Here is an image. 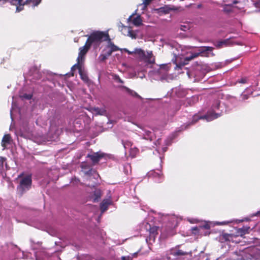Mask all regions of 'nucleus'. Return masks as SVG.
Listing matches in <instances>:
<instances>
[{
  "label": "nucleus",
  "mask_w": 260,
  "mask_h": 260,
  "mask_svg": "<svg viewBox=\"0 0 260 260\" xmlns=\"http://www.w3.org/2000/svg\"><path fill=\"white\" fill-rule=\"evenodd\" d=\"M36 259H37V260H39V258H38V255H37V254H36Z\"/></svg>",
  "instance_id": "a18cd8bd"
},
{
  "label": "nucleus",
  "mask_w": 260,
  "mask_h": 260,
  "mask_svg": "<svg viewBox=\"0 0 260 260\" xmlns=\"http://www.w3.org/2000/svg\"><path fill=\"white\" fill-rule=\"evenodd\" d=\"M109 36L107 32L95 31L92 32L88 37L87 43L94 48L99 47L102 42L109 40Z\"/></svg>",
  "instance_id": "f03ea898"
},
{
  "label": "nucleus",
  "mask_w": 260,
  "mask_h": 260,
  "mask_svg": "<svg viewBox=\"0 0 260 260\" xmlns=\"http://www.w3.org/2000/svg\"><path fill=\"white\" fill-rule=\"evenodd\" d=\"M213 48L209 46H203L196 48V50L190 52V55L186 57L187 60L192 59L199 55L201 56H209L210 54L213 55L212 53Z\"/></svg>",
  "instance_id": "423d86ee"
},
{
  "label": "nucleus",
  "mask_w": 260,
  "mask_h": 260,
  "mask_svg": "<svg viewBox=\"0 0 260 260\" xmlns=\"http://www.w3.org/2000/svg\"><path fill=\"white\" fill-rule=\"evenodd\" d=\"M111 200L110 199L104 200L101 204L100 207L102 212L103 213L107 209L108 206L111 204Z\"/></svg>",
  "instance_id": "2eb2a0df"
},
{
  "label": "nucleus",
  "mask_w": 260,
  "mask_h": 260,
  "mask_svg": "<svg viewBox=\"0 0 260 260\" xmlns=\"http://www.w3.org/2000/svg\"><path fill=\"white\" fill-rule=\"evenodd\" d=\"M21 98L22 99L29 100L32 98V94H24L21 96Z\"/></svg>",
  "instance_id": "c756f323"
},
{
  "label": "nucleus",
  "mask_w": 260,
  "mask_h": 260,
  "mask_svg": "<svg viewBox=\"0 0 260 260\" xmlns=\"http://www.w3.org/2000/svg\"><path fill=\"white\" fill-rule=\"evenodd\" d=\"M104 51H105V53L107 54V56H108L111 55V54L113 52L110 49H107V47L104 50Z\"/></svg>",
  "instance_id": "2f4dec72"
},
{
  "label": "nucleus",
  "mask_w": 260,
  "mask_h": 260,
  "mask_svg": "<svg viewBox=\"0 0 260 260\" xmlns=\"http://www.w3.org/2000/svg\"><path fill=\"white\" fill-rule=\"evenodd\" d=\"M247 81V79L246 78L241 79L239 81L241 83H245Z\"/></svg>",
  "instance_id": "58836bf2"
},
{
  "label": "nucleus",
  "mask_w": 260,
  "mask_h": 260,
  "mask_svg": "<svg viewBox=\"0 0 260 260\" xmlns=\"http://www.w3.org/2000/svg\"><path fill=\"white\" fill-rule=\"evenodd\" d=\"M249 229L250 228L248 226H243V228L238 229V233L241 236H243L248 233Z\"/></svg>",
  "instance_id": "412c9836"
},
{
  "label": "nucleus",
  "mask_w": 260,
  "mask_h": 260,
  "mask_svg": "<svg viewBox=\"0 0 260 260\" xmlns=\"http://www.w3.org/2000/svg\"><path fill=\"white\" fill-rule=\"evenodd\" d=\"M146 240L147 242H148V239L147 238H146Z\"/></svg>",
  "instance_id": "8fccbe9b"
},
{
  "label": "nucleus",
  "mask_w": 260,
  "mask_h": 260,
  "mask_svg": "<svg viewBox=\"0 0 260 260\" xmlns=\"http://www.w3.org/2000/svg\"><path fill=\"white\" fill-rule=\"evenodd\" d=\"M221 108L223 107L220 106V102L218 100H216L206 115L200 117L194 116L193 119L198 118V119H206L207 121H211L221 115L223 113V109H220Z\"/></svg>",
  "instance_id": "f257e3e1"
},
{
  "label": "nucleus",
  "mask_w": 260,
  "mask_h": 260,
  "mask_svg": "<svg viewBox=\"0 0 260 260\" xmlns=\"http://www.w3.org/2000/svg\"><path fill=\"white\" fill-rule=\"evenodd\" d=\"M93 172L94 173L95 176H96L97 177H99V175L98 174H96L95 172L93 171Z\"/></svg>",
  "instance_id": "37998d69"
},
{
  "label": "nucleus",
  "mask_w": 260,
  "mask_h": 260,
  "mask_svg": "<svg viewBox=\"0 0 260 260\" xmlns=\"http://www.w3.org/2000/svg\"><path fill=\"white\" fill-rule=\"evenodd\" d=\"M151 174L152 175L155 177H157L158 178V180H157L158 182H161L162 181V176L160 174L155 172L154 173V172H152L151 173Z\"/></svg>",
  "instance_id": "cd10ccee"
},
{
  "label": "nucleus",
  "mask_w": 260,
  "mask_h": 260,
  "mask_svg": "<svg viewBox=\"0 0 260 260\" xmlns=\"http://www.w3.org/2000/svg\"><path fill=\"white\" fill-rule=\"evenodd\" d=\"M130 168H131V166L128 164H127L126 165H125L124 166V169L126 170V171L125 172V173L126 174H128V171L130 170Z\"/></svg>",
  "instance_id": "f704fd0d"
},
{
  "label": "nucleus",
  "mask_w": 260,
  "mask_h": 260,
  "mask_svg": "<svg viewBox=\"0 0 260 260\" xmlns=\"http://www.w3.org/2000/svg\"><path fill=\"white\" fill-rule=\"evenodd\" d=\"M108 56H107V54L105 53L104 54H102L99 56V59L101 61H104Z\"/></svg>",
  "instance_id": "7c9ffc66"
},
{
  "label": "nucleus",
  "mask_w": 260,
  "mask_h": 260,
  "mask_svg": "<svg viewBox=\"0 0 260 260\" xmlns=\"http://www.w3.org/2000/svg\"><path fill=\"white\" fill-rule=\"evenodd\" d=\"M181 220L180 217L175 215H171L169 217V222L171 224V227H175L177 225L178 222Z\"/></svg>",
  "instance_id": "9b49d317"
},
{
  "label": "nucleus",
  "mask_w": 260,
  "mask_h": 260,
  "mask_svg": "<svg viewBox=\"0 0 260 260\" xmlns=\"http://www.w3.org/2000/svg\"><path fill=\"white\" fill-rule=\"evenodd\" d=\"M114 78V79L115 80H116L117 82H119V83H123L122 80L119 78V77L118 75H115L114 76V78Z\"/></svg>",
  "instance_id": "473e14b6"
},
{
  "label": "nucleus",
  "mask_w": 260,
  "mask_h": 260,
  "mask_svg": "<svg viewBox=\"0 0 260 260\" xmlns=\"http://www.w3.org/2000/svg\"><path fill=\"white\" fill-rule=\"evenodd\" d=\"M150 226L149 228V240H151V239H153V241H154L155 237L156 235L157 234V227L156 226H152L151 227L150 225H149Z\"/></svg>",
  "instance_id": "f3484780"
},
{
  "label": "nucleus",
  "mask_w": 260,
  "mask_h": 260,
  "mask_svg": "<svg viewBox=\"0 0 260 260\" xmlns=\"http://www.w3.org/2000/svg\"><path fill=\"white\" fill-rule=\"evenodd\" d=\"M12 139L9 134H6L4 136L2 140V146L3 149H5L7 145L10 144L11 142Z\"/></svg>",
  "instance_id": "ddd939ff"
},
{
  "label": "nucleus",
  "mask_w": 260,
  "mask_h": 260,
  "mask_svg": "<svg viewBox=\"0 0 260 260\" xmlns=\"http://www.w3.org/2000/svg\"><path fill=\"white\" fill-rule=\"evenodd\" d=\"M123 88L125 89V91L132 96L140 98V96L135 91L131 90L125 86H123Z\"/></svg>",
  "instance_id": "393cba45"
},
{
  "label": "nucleus",
  "mask_w": 260,
  "mask_h": 260,
  "mask_svg": "<svg viewBox=\"0 0 260 260\" xmlns=\"http://www.w3.org/2000/svg\"><path fill=\"white\" fill-rule=\"evenodd\" d=\"M90 47V46L86 42L84 46L79 48V52L77 58V63L72 67V71L74 70V68L75 67L79 66V64H82L84 61L85 55L88 51Z\"/></svg>",
  "instance_id": "0eeeda50"
},
{
  "label": "nucleus",
  "mask_w": 260,
  "mask_h": 260,
  "mask_svg": "<svg viewBox=\"0 0 260 260\" xmlns=\"http://www.w3.org/2000/svg\"><path fill=\"white\" fill-rule=\"evenodd\" d=\"M187 74H188V77L190 78V76H191V75H190V73H187Z\"/></svg>",
  "instance_id": "c03bdc74"
},
{
  "label": "nucleus",
  "mask_w": 260,
  "mask_h": 260,
  "mask_svg": "<svg viewBox=\"0 0 260 260\" xmlns=\"http://www.w3.org/2000/svg\"><path fill=\"white\" fill-rule=\"evenodd\" d=\"M190 222H192L190 220H188Z\"/></svg>",
  "instance_id": "09e8293b"
},
{
  "label": "nucleus",
  "mask_w": 260,
  "mask_h": 260,
  "mask_svg": "<svg viewBox=\"0 0 260 260\" xmlns=\"http://www.w3.org/2000/svg\"><path fill=\"white\" fill-rule=\"evenodd\" d=\"M210 228V225L206 223L204 225L200 226L199 227L195 226L192 228V231H196V232H199L201 229H209Z\"/></svg>",
  "instance_id": "4be33fe9"
},
{
  "label": "nucleus",
  "mask_w": 260,
  "mask_h": 260,
  "mask_svg": "<svg viewBox=\"0 0 260 260\" xmlns=\"http://www.w3.org/2000/svg\"><path fill=\"white\" fill-rule=\"evenodd\" d=\"M187 254V252H184L182 250H177L174 252V255L175 256L184 255Z\"/></svg>",
  "instance_id": "bb28decb"
},
{
  "label": "nucleus",
  "mask_w": 260,
  "mask_h": 260,
  "mask_svg": "<svg viewBox=\"0 0 260 260\" xmlns=\"http://www.w3.org/2000/svg\"><path fill=\"white\" fill-rule=\"evenodd\" d=\"M160 143V140L158 139L156 142L155 143V144L156 145L157 148H156V151L157 153H160V152H165L167 150V147H162L161 149L159 147L157 146V145H159Z\"/></svg>",
  "instance_id": "5701e85b"
},
{
  "label": "nucleus",
  "mask_w": 260,
  "mask_h": 260,
  "mask_svg": "<svg viewBox=\"0 0 260 260\" xmlns=\"http://www.w3.org/2000/svg\"><path fill=\"white\" fill-rule=\"evenodd\" d=\"M226 43V41H222V42H219V43L218 44L217 46H218V47L222 46H223V45H225Z\"/></svg>",
  "instance_id": "e433bc0d"
},
{
  "label": "nucleus",
  "mask_w": 260,
  "mask_h": 260,
  "mask_svg": "<svg viewBox=\"0 0 260 260\" xmlns=\"http://www.w3.org/2000/svg\"><path fill=\"white\" fill-rule=\"evenodd\" d=\"M180 29L183 31H186L188 29V27L186 25H181Z\"/></svg>",
  "instance_id": "c9c22d12"
},
{
  "label": "nucleus",
  "mask_w": 260,
  "mask_h": 260,
  "mask_svg": "<svg viewBox=\"0 0 260 260\" xmlns=\"http://www.w3.org/2000/svg\"><path fill=\"white\" fill-rule=\"evenodd\" d=\"M77 68L79 70V73L80 74L81 78L85 82H88V78L86 74L82 70V64H79V66H76L74 68Z\"/></svg>",
  "instance_id": "4468645a"
},
{
  "label": "nucleus",
  "mask_w": 260,
  "mask_h": 260,
  "mask_svg": "<svg viewBox=\"0 0 260 260\" xmlns=\"http://www.w3.org/2000/svg\"><path fill=\"white\" fill-rule=\"evenodd\" d=\"M122 260H131V257L129 256H122L121 257Z\"/></svg>",
  "instance_id": "4c0bfd02"
},
{
  "label": "nucleus",
  "mask_w": 260,
  "mask_h": 260,
  "mask_svg": "<svg viewBox=\"0 0 260 260\" xmlns=\"http://www.w3.org/2000/svg\"><path fill=\"white\" fill-rule=\"evenodd\" d=\"M236 44H238V45H241V44L240 43H236Z\"/></svg>",
  "instance_id": "de8ad7c7"
},
{
  "label": "nucleus",
  "mask_w": 260,
  "mask_h": 260,
  "mask_svg": "<svg viewBox=\"0 0 260 260\" xmlns=\"http://www.w3.org/2000/svg\"><path fill=\"white\" fill-rule=\"evenodd\" d=\"M109 41H110V40ZM107 49H110L112 52L116 51L119 49L118 47L115 46L110 41H109V44L107 45Z\"/></svg>",
  "instance_id": "b1692460"
},
{
  "label": "nucleus",
  "mask_w": 260,
  "mask_h": 260,
  "mask_svg": "<svg viewBox=\"0 0 260 260\" xmlns=\"http://www.w3.org/2000/svg\"><path fill=\"white\" fill-rule=\"evenodd\" d=\"M101 191L99 190H96L94 191L93 196L92 197V200L93 202H98L101 198Z\"/></svg>",
  "instance_id": "aec40b11"
},
{
  "label": "nucleus",
  "mask_w": 260,
  "mask_h": 260,
  "mask_svg": "<svg viewBox=\"0 0 260 260\" xmlns=\"http://www.w3.org/2000/svg\"><path fill=\"white\" fill-rule=\"evenodd\" d=\"M106 156H107V154L99 151L94 152L91 154H88L87 155V157L90 158L93 164H96L98 163L102 158L105 157Z\"/></svg>",
  "instance_id": "1a4fd4ad"
},
{
  "label": "nucleus",
  "mask_w": 260,
  "mask_h": 260,
  "mask_svg": "<svg viewBox=\"0 0 260 260\" xmlns=\"http://www.w3.org/2000/svg\"><path fill=\"white\" fill-rule=\"evenodd\" d=\"M94 112L100 115H104L106 113V110L104 109L96 108L94 109Z\"/></svg>",
  "instance_id": "a878e982"
},
{
  "label": "nucleus",
  "mask_w": 260,
  "mask_h": 260,
  "mask_svg": "<svg viewBox=\"0 0 260 260\" xmlns=\"http://www.w3.org/2000/svg\"><path fill=\"white\" fill-rule=\"evenodd\" d=\"M259 95H260V94Z\"/></svg>",
  "instance_id": "3c124183"
},
{
  "label": "nucleus",
  "mask_w": 260,
  "mask_h": 260,
  "mask_svg": "<svg viewBox=\"0 0 260 260\" xmlns=\"http://www.w3.org/2000/svg\"><path fill=\"white\" fill-rule=\"evenodd\" d=\"M4 158L3 157H0V162L2 163V165L3 164V160Z\"/></svg>",
  "instance_id": "a19ab883"
},
{
  "label": "nucleus",
  "mask_w": 260,
  "mask_h": 260,
  "mask_svg": "<svg viewBox=\"0 0 260 260\" xmlns=\"http://www.w3.org/2000/svg\"><path fill=\"white\" fill-rule=\"evenodd\" d=\"M185 92H186V91H183V94H178V96H183L185 95Z\"/></svg>",
  "instance_id": "79ce46f5"
},
{
  "label": "nucleus",
  "mask_w": 260,
  "mask_h": 260,
  "mask_svg": "<svg viewBox=\"0 0 260 260\" xmlns=\"http://www.w3.org/2000/svg\"><path fill=\"white\" fill-rule=\"evenodd\" d=\"M92 171H93L92 169H90L88 171L85 172V174L88 175V174H90V173H91V172Z\"/></svg>",
  "instance_id": "ea45409f"
},
{
  "label": "nucleus",
  "mask_w": 260,
  "mask_h": 260,
  "mask_svg": "<svg viewBox=\"0 0 260 260\" xmlns=\"http://www.w3.org/2000/svg\"><path fill=\"white\" fill-rule=\"evenodd\" d=\"M22 0H0V5H3L7 2H9L11 5H15L16 12H20L23 9V5H28L29 7L34 8L38 6L41 0H26L24 3L22 4Z\"/></svg>",
  "instance_id": "20e7f679"
},
{
  "label": "nucleus",
  "mask_w": 260,
  "mask_h": 260,
  "mask_svg": "<svg viewBox=\"0 0 260 260\" xmlns=\"http://www.w3.org/2000/svg\"><path fill=\"white\" fill-rule=\"evenodd\" d=\"M152 1V0H144L142 4H143L144 5L147 7V6H148L150 4Z\"/></svg>",
  "instance_id": "72a5a7b5"
},
{
  "label": "nucleus",
  "mask_w": 260,
  "mask_h": 260,
  "mask_svg": "<svg viewBox=\"0 0 260 260\" xmlns=\"http://www.w3.org/2000/svg\"><path fill=\"white\" fill-rule=\"evenodd\" d=\"M146 8L147 6L142 3L138 5V9L136 11H139V10L140 9L142 13H143L146 10Z\"/></svg>",
  "instance_id": "c85d7f7f"
},
{
  "label": "nucleus",
  "mask_w": 260,
  "mask_h": 260,
  "mask_svg": "<svg viewBox=\"0 0 260 260\" xmlns=\"http://www.w3.org/2000/svg\"><path fill=\"white\" fill-rule=\"evenodd\" d=\"M124 29L126 30V36L131 37L132 39H136L137 38L136 32L132 30L131 28L127 26H124Z\"/></svg>",
  "instance_id": "a211bd4d"
},
{
  "label": "nucleus",
  "mask_w": 260,
  "mask_h": 260,
  "mask_svg": "<svg viewBox=\"0 0 260 260\" xmlns=\"http://www.w3.org/2000/svg\"><path fill=\"white\" fill-rule=\"evenodd\" d=\"M169 70L168 64H162L159 68L149 71V76L156 80H167V73Z\"/></svg>",
  "instance_id": "39448f33"
},
{
  "label": "nucleus",
  "mask_w": 260,
  "mask_h": 260,
  "mask_svg": "<svg viewBox=\"0 0 260 260\" xmlns=\"http://www.w3.org/2000/svg\"><path fill=\"white\" fill-rule=\"evenodd\" d=\"M187 103H184V104L187 106L188 105H191L193 104L196 102L198 100V96L196 95L192 96L190 98L187 99L186 100Z\"/></svg>",
  "instance_id": "6ab92c4d"
},
{
  "label": "nucleus",
  "mask_w": 260,
  "mask_h": 260,
  "mask_svg": "<svg viewBox=\"0 0 260 260\" xmlns=\"http://www.w3.org/2000/svg\"><path fill=\"white\" fill-rule=\"evenodd\" d=\"M31 178L30 176H27L23 177L20 181L19 185L18 186V190L23 193L26 190H28L31 186Z\"/></svg>",
  "instance_id": "6e6552de"
},
{
  "label": "nucleus",
  "mask_w": 260,
  "mask_h": 260,
  "mask_svg": "<svg viewBox=\"0 0 260 260\" xmlns=\"http://www.w3.org/2000/svg\"><path fill=\"white\" fill-rule=\"evenodd\" d=\"M81 168H82V169H83V168H84V165H83V164H82V165H81Z\"/></svg>",
  "instance_id": "49530a36"
},
{
  "label": "nucleus",
  "mask_w": 260,
  "mask_h": 260,
  "mask_svg": "<svg viewBox=\"0 0 260 260\" xmlns=\"http://www.w3.org/2000/svg\"><path fill=\"white\" fill-rule=\"evenodd\" d=\"M129 21H132L133 24L137 27L143 24V21L140 15L136 16L135 14H133L127 19V22Z\"/></svg>",
  "instance_id": "9d476101"
},
{
  "label": "nucleus",
  "mask_w": 260,
  "mask_h": 260,
  "mask_svg": "<svg viewBox=\"0 0 260 260\" xmlns=\"http://www.w3.org/2000/svg\"><path fill=\"white\" fill-rule=\"evenodd\" d=\"M132 145L130 142H123V146L125 149H129L131 154L133 157H134L137 153L138 152V150L136 148L133 149L131 148Z\"/></svg>",
  "instance_id": "f8f14e48"
},
{
  "label": "nucleus",
  "mask_w": 260,
  "mask_h": 260,
  "mask_svg": "<svg viewBox=\"0 0 260 260\" xmlns=\"http://www.w3.org/2000/svg\"><path fill=\"white\" fill-rule=\"evenodd\" d=\"M139 133L143 136L144 139L150 140H152V134L151 132L142 128V132H139Z\"/></svg>",
  "instance_id": "dca6fc26"
},
{
  "label": "nucleus",
  "mask_w": 260,
  "mask_h": 260,
  "mask_svg": "<svg viewBox=\"0 0 260 260\" xmlns=\"http://www.w3.org/2000/svg\"><path fill=\"white\" fill-rule=\"evenodd\" d=\"M123 50L126 52L128 54H134L136 55L141 61L145 63L147 66L154 63L155 58L153 56L152 51H148L146 54L145 51L141 48H136L133 51H130L127 49H123Z\"/></svg>",
  "instance_id": "7ed1b4c3"
}]
</instances>
